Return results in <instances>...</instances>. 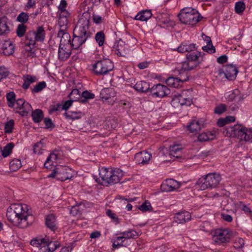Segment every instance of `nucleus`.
Here are the masks:
<instances>
[{"instance_id": "1", "label": "nucleus", "mask_w": 252, "mask_h": 252, "mask_svg": "<svg viewBox=\"0 0 252 252\" xmlns=\"http://www.w3.org/2000/svg\"><path fill=\"white\" fill-rule=\"evenodd\" d=\"M6 217L14 225L24 228L31 225L34 217L29 214L25 204H14L7 208Z\"/></svg>"}, {"instance_id": "2", "label": "nucleus", "mask_w": 252, "mask_h": 252, "mask_svg": "<svg viewBox=\"0 0 252 252\" xmlns=\"http://www.w3.org/2000/svg\"><path fill=\"white\" fill-rule=\"evenodd\" d=\"M90 16L84 13L78 20L73 32L72 41L70 42L72 49H78L90 37L91 33L88 31L90 26Z\"/></svg>"}, {"instance_id": "3", "label": "nucleus", "mask_w": 252, "mask_h": 252, "mask_svg": "<svg viewBox=\"0 0 252 252\" xmlns=\"http://www.w3.org/2000/svg\"><path fill=\"white\" fill-rule=\"evenodd\" d=\"M99 175V178H97L96 182L103 186H108L120 182L124 176V172L118 168L113 170L102 167Z\"/></svg>"}, {"instance_id": "4", "label": "nucleus", "mask_w": 252, "mask_h": 252, "mask_svg": "<svg viewBox=\"0 0 252 252\" xmlns=\"http://www.w3.org/2000/svg\"><path fill=\"white\" fill-rule=\"evenodd\" d=\"M31 245L33 247L39 248L38 252H54L60 247V243L57 241H53L46 236L43 238L36 237L31 241Z\"/></svg>"}, {"instance_id": "5", "label": "nucleus", "mask_w": 252, "mask_h": 252, "mask_svg": "<svg viewBox=\"0 0 252 252\" xmlns=\"http://www.w3.org/2000/svg\"><path fill=\"white\" fill-rule=\"evenodd\" d=\"M178 16L182 23L190 25H195L202 18L197 10L191 7L182 9Z\"/></svg>"}, {"instance_id": "6", "label": "nucleus", "mask_w": 252, "mask_h": 252, "mask_svg": "<svg viewBox=\"0 0 252 252\" xmlns=\"http://www.w3.org/2000/svg\"><path fill=\"white\" fill-rule=\"evenodd\" d=\"M221 178L220 174L216 173H209L204 177L200 178L196 183L195 186L200 190L214 188L219 184Z\"/></svg>"}, {"instance_id": "7", "label": "nucleus", "mask_w": 252, "mask_h": 252, "mask_svg": "<svg viewBox=\"0 0 252 252\" xmlns=\"http://www.w3.org/2000/svg\"><path fill=\"white\" fill-rule=\"evenodd\" d=\"M114 68L113 63L108 59L98 60L93 65L92 70L97 76H103Z\"/></svg>"}, {"instance_id": "8", "label": "nucleus", "mask_w": 252, "mask_h": 252, "mask_svg": "<svg viewBox=\"0 0 252 252\" xmlns=\"http://www.w3.org/2000/svg\"><path fill=\"white\" fill-rule=\"evenodd\" d=\"M150 93L153 97L162 98L169 94L170 90L166 86L158 84L150 88Z\"/></svg>"}, {"instance_id": "9", "label": "nucleus", "mask_w": 252, "mask_h": 252, "mask_svg": "<svg viewBox=\"0 0 252 252\" xmlns=\"http://www.w3.org/2000/svg\"><path fill=\"white\" fill-rule=\"evenodd\" d=\"M231 234L228 232V230H218L215 232L213 236V240L219 245H223L224 243H228L230 240Z\"/></svg>"}, {"instance_id": "10", "label": "nucleus", "mask_w": 252, "mask_h": 252, "mask_svg": "<svg viewBox=\"0 0 252 252\" xmlns=\"http://www.w3.org/2000/svg\"><path fill=\"white\" fill-rule=\"evenodd\" d=\"M74 176V171L70 168L61 166L57 168V180L62 182L71 179Z\"/></svg>"}, {"instance_id": "11", "label": "nucleus", "mask_w": 252, "mask_h": 252, "mask_svg": "<svg viewBox=\"0 0 252 252\" xmlns=\"http://www.w3.org/2000/svg\"><path fill=\"white\" fill-rule=\"evenodd\" d=\"M238 72L237 68L232 64H227L224 66V70L220 69L219 74H224L225 77L229 81H233L236 79Z\"/></svg>"}, {"instance_id": "12", "label": "nucleus", "mask_w": 252, "mask_h": 252, "mask_svg": "<svg viewBox=\"0 0 252 252\" xmlns=\"http://www.w3.org/2000/svg\"><path fill=\"white\" fill-rule=\"evenodd\" d=\"M12 108L16 110H21V111L19 112V113L22 116H27L29 112L32 109L31 105L22 98L16 100L14 103V106Z\"/></svg>"}, {"instance_id": "13", "label": "nucleus", "mask_w": 252, "mask_h": 252, "mask_svg": "<svg viewBox=\"0 0 252 252\" xmlns=\"http://www.w3.org/2000/svg\"><path fill=\"white\" fill-rule=\"evenodd\" d=\"M116 92L113 88H107L103 89L100 93V97L102 101H107L111 105L115 102Z\"/></svg>"}, {"instance_id": "14", "label": "nucleus", "mask_w": 252, "mask_h": 252, "mask_svg": "<svg viewBox=\"0 0 252 252\" xmlns=\"http://www.w3.org/2000/svg\"><path fill=\"white\" fill-rule=\"evenodd\" d=\"M72 46L70 44L60 43L58 49V59L61 61H65L71 54Z\"/></svg>"}, {"instance_id": "15", "label": "nucleus", "mask_w": 252, "mask_h": 252, "mask_svg": "<svg viewBox=\"0 0 252 252\" xmlns=\"http://www.w3.org/2000/svg\"><path fill=\"white\" fill-rule=\"evenodd\" d=\"M152 155L145 151L136 153L134 156L135 162L138 164L145 165L149 163Z\"/></svg>"}, {"instance_id": "16", "label": "nucleus", "mask_w": 252, "mask_h": 252, "mask_svg": "<svg viewBox=\"0 0 252 252\" xmlns=\"http://www.w3.org/2000/svg\"><path fill=\"white\" fill-rule=\"evenodd\" d=\"M181 186V183L174 179H168L161 185L162 191H171L178 189Z\"/></svg>"}, {"instance_id": "17", "label": "nucleus", "mask_w": 252, "mask_h": 252, "mask_svg": "<svg viewBox=\"0 0 252 252\" xmlns=\"http://www.w3.org/2000/svg\"><path fill=\"white\" fill-rule=\"evenodd\" d=\"M246 127H241L239 125H235L228 129L227 132L230 133V136L233 137H237L243 140L244 138V134Z\"/></svg>"}, {"instance_id": "18", "label": "nucleus", "mask_w": 252, "mask_h": 252, "mask_svg": "<svg viewBox=\"0 0 252 252\" xmlns=\"http://www.w3.org/2000/svg\"><path fill=\"white\" fill-rule=\"evenodd\" d=\"M225 98L229 101H237L242 102L244 99V94H241L238 89H235L225 93Z\"/></svg>"}, {"instance_id": "19", "label": "nucleus", "mask_w": 252, "mask_h": 252, "mask_svg": "<svg viewBox=\"0 0 252 252\" xmlns=\"http://www.w3.org/2000/svg\"><path fill=\"white\" fill-rule=\"evenodd\" d=\"M191 216L189 212L186 211L177 213L174 217V220L178 223H183L191 220Z\"/></svg>"}, {"instance_id": "20", "label": "nucleus", "mask_w": 252, "mask_h": 252, "mask_svg": "<svg viewBox=\"0 0 252 252\" xmlns=\"http://www.w3.org/2000/svg\"><path fill=\"white\" fill-rule=\"evenodd\" d=\"M189 77L187 76L185 78H178L173 77H170L166 79L165 82L166 84L173 88H178L182 87V84L184 82L188 81Z\"/></svg>"}, {"instance_id": "21", "label": "nucleus", "mask_w": 252, "mask_h": 252, "mask_svg": "<svg viewBox=\"0 0 252 252\" xmlns=\"http://www.w3.org/2000/svg\"><path fill=\"white\" fill-rule=\"evenodd\" d=\"M197 48V47L195 44H188L187 42H182L177 48V51L180 53L188 52V53H189Z\"/></svg>"}, {"instance_id": "22", "label": "nucleus", "mask_w": 252, "mask_h": 252, "mask_svg": "<svg viewBox=\"0 0 252 252\" xmlns=\"http://www.w3.org/2000/svg\"><path fill=\"white\" fill-rule=\"evenodd\" d=\"M133 88L138 92L145 93L150 92V85L148 83L140 81L137 82L133 86Z\"/></svg>"}, {"instance_id": "23", "label": "nucleus", "mask_w": 252, "mask_h": 252, "mask_svg": "<svg viewBox=\"0 0 252 252\" xmlns=\"http://www.w3.org/2000/svg\"><path fill=\"white\" fill-rule=\"evenodd\" d=\"M199 65V64L198 63H193V62L188 61L187 62H183L179 71L180 77H182V74L183 73L184 71L193 70Z\"/></svg>"}, {"instance_id": "24", "label": "nucleus", "mask_w": 252, "mask_h": 252, "mask_svg": "<svg viewBox=\"0 0 252 252\" xmlns=\"http://www.w3.org/2000/svg\"><path fill=\"white\" fill-rule=\"evenodd\" d=\"M10 32L8 25V19L6 17H0V35L6 34Z\"/></svg>"}, {"instance_id": "25", "label": "nucleus", "mask_w": 252, "mask_h": 252, "mask_svg": "<svg viewBox=\"0 0 252 252\" xmlns=\"http://www.w3.org/2000/svg\"><path fill=\"white\" fill-rule=\"evenodd\" d=\"M1 49L3 54L9 56L14 52V46L10 41H5L2 45Z\"/></svg>"}, {"instance_id": "26", "label": "nucleus", "mask_w": 252, "mask_h": 252, "mask_svg": "<svg viewBox=\"0 0 252 252\" xmlns=\"http://www.w3.org/2000/svg\"><path fill=\"white\" fill-rule=\"evenodd\" d=\"M215 132L208 131L199 134L197 137L198 141L203 142L209 140H213L216 137Z\"/></svg>"}, {"instance_id": "27", "label": "nucleus", "mask_w": 252, "mask_h": 252, "mask_svg": "<svg viewBox=\"0 0 252 252\" xmlns=\"http://www.w3.org/2000/svg\"><path fill=\"white\" fill-rule=\"evenodd\" d=\"M67 30H60L58 37H61L60 43L64 44H70V36L66 31Z\"/></svg>"}, {"instance_id": "28", "label": "nucleus", "mask_w": 252, "mask_h": 252, "mask_svg": "<svg viewBox=\"0 0 252 252\" xmlns=\"http://www.w3.org/2000/svg\"><path fill=\"white\" fill-rule=\"evenodd\" d=\"M127 240L126 239L125 236L120 235L112 240L113 247L118 249L121 247H126L127 244Z\"/></svg>"}, {"instance_id": "29", "label": "nucleus", "mask_w": 252, "mask_h": 252, "mask_svg": "<svg viewBox=\"0 0 252 252\" xmlns=\"http://www.w3.org/2000/svg\"><path fill=\"white\" fill-rule=\"evenodd\" d=\"M152 16L151 11L150 10H142L135 16L134 19L141 21H147Z\"/></svg>"}, {"instance_id": "30", "label": "nucleus", "mask_w": 252, "mask_h": 252, "mask_svg": "<svg viewBox=\"0 0 252 252\" xmlns=\"http://www.w3.org/2000/svg\"><path fill=\"white\" fill-rule=\"evenodd\" d=\"M45 224L51 230L55 231L57 227L56 223V218L54 215L51 214L46 217Z\"/></svg>"}, {"instance_id": "31", "label": "nucleus", "mask_w": 252, "mask_h": 252, "mask_svg": "<svg viewBox=\"0 0 252 252\" xmlns=\"http://www.w3.org/2000/svg\"><path fill=\"white\" fill-rule=\"evenodd\" d=\"M182 148L179 145H172L169 147V154L171 156L179 158L182 156Z\"/></svg>"}, {"instance_id": "32", "label": "nucleus", "mask_w": 252, "mask_h": 252, "mask_svg": "<svg viewBox=\"0 0 252 252\" xmlns=\"http://www.w3.org/2000/svg\"><path fill=\"white\" fill-rule=\"evenodd\" d=\"M35 38L37 42H42L45 37V31L43 26H40L37 28L36 31H34Z\"/></svg>"}, {"instance_id": "33", "label": "nucleus", "mask_w": 252, "mask_h": 252, "mask_svg": "<svg viewBox=\"0 0 252 252\" xmlns=\"http://www.w3.org/2000/svg\"><path fill=\"white\" fill-rule=\"evenodd\" d=\"M117 235H122L125 236L126 240L128 239H136L138 237L137 232L132 229H129L127 231L120 232L117 233Z\"/></svg>"}, {"instance_id": "34", "label": "nucleus", "mask_w": 252, "mask_h": 252, "mask_svg": "<svg viewBox=\"0 0 252 252\" xmlns=\"http://www.w3.org/2000/svg\"><path fill=\"white\" fill-rule=\"evenodd\" d=\"M202 125L198 121L194 120L187 126V128L190 132H194L200 130L201 129Z\"/></svg>"}, {"instance_id": "35", "label": "nucleus", "mask_w": 252, "mask_h": 252, "mask_svg": "<svg viewBox=\"0 0 252 252\" xmlns=\"http://www.w3.org/2000/svg\"><path fill=\"white\" fill-rule=\"evenodd\" d=\"M44 117L43 111L39 109H35L32 113V117L33 121L35 123L40 122Z\"/></svg>"}, {"instance_id": "36", "label": "nucleus", "mask_w": 252, "mask_h": 252, "mask_svg": "<svg viewBox=\"0 0 252 252\" xmlns=\"http://www.w3.org/2000/svg\"><path fill=\"white\" fill-rule=\"evenodd\" d=\"M64 115L67 119L75 120L80 119L83 114L80 111H70L64 113Z\"/></svg>"}, {"instance_id": "37", "label": "nucleus", "mask_w": 252, "mask_h": 252, "mask_svg": "<svg viewBox=\"0 0 252 252\" xmlns=\"http://www.w3.org/2000/svg\"><path fill=\"white\" fill-rule=\"evenodd\" d=\"M94 96L95 95L93 93H92L88 91H85L83 92L81 94L80 102L85 104L88 102L89 99H94Z\"/></svg>"}, {"instance_id": "38", "label": "nucleus", "mask_w": 252, "mask_h": 252, "mask_svg": "<svg viewBox=\"0 0 252 252\" xmlns=\"http://www.w3.org/2000/svg\"><path fill=\"white\" fill-rule=\"evenodd\" d=\"M26 40L29 41L27 43V45L30 46L31 45L34 46L35 44L36 41L34 31H29L26 33Z\"/></svg>"}, {"instance_id": "39", "label": "nucleus", "mask_w": 252, "mask_h": 252, "mask_svg": "<svg viewBox=\"0 0 252 252\" xmlns=\"http://www.w3.org/2000/svg\"><path fill=\"white\" fill-rule=\"evenodd\" d=\"M200 56V52L195 51L186 54V58L188 61L198 63V56Z\"/></svg>"}, {"instance_id": "40", "label": "nucleus", "mask_w": 252, "mask_h": 252, "mask_svg": "<svg viewBox=\"0 0 252 252\" xmlns=\"http://www.w3.org/2000/svg\"><path fill=\"white\" fill-rule=\"evenodd\" d=\"M58 158L57 154L53 152L50 154L47 158L45 163L44 166L46 168H48L49 166L53 164L54 162H55Z\"/></svg>"}, {"instance_id": "41", "label": "nucleus", "mask_w": 252, "mask_h": 252, "mask_svg": "<svg viewBox=\"0 0 252 252\" xmlns=\"http://www.w3.org/2000/svg\"><path fill=\"white\" fill-rule=\"evenodd\" d=\"M14 146V144L12 142L8 143L4 147L3 149H1L0 153L2 156L5 158L8 156L12 152V150Z\"/></svg>"}, {"instance_id": "42", "label": "nucleus", "mask_w": 252, "mask_h": 252, "mask_svg": "<svg viewBox=\"0 0 252 252\" xmlns=\"http://www.w3.org/2000/svg\"><path fill=\"white\" fill-rule=\"evenodd\" d=\"M67 97L71 98L74 101H79L80 102L81 94H80V92L79 90L75 89L68 94Z\"/></svg>"}, {"instance_id": "43", "label": "nucleus", "mask_w": 252, "mask_h": 252, "mask_svg": "<svg viewBox=\"0 0 252 252\" xmlns=\"http://www.w3.org/2000/svg\"><path fill=\"white\" fill-rule=\"evenodd\" d=\"M22 166L21 160L19 159H13L9 163L11 171L14 172L18 170Z\"/></svg>"}, {"instance_id": "44", "label": "nucleus", "mask_w": 252, "mask_h": 252, "mask_svg": "<svg viewBox=\"0 0 252 252\" xmlns=\"http://www.w3.org/2000/svg\"><path fill=\"white\" fill-rule=\"evenodd\" d=\"M7 104L8 107H12L14 106V103L16 100V95L13 92H10L6 94Z\"/></svg>"}, {"instance_id": "45", "label": "nucleus", "mask_w": 252, "mask_h": 252, "mask_svg": "<svg viewBox=\"0 0 252 252\" xmlns=\"http://www.w3.org/2000/svg\"><path fill=\"white\" fill-rule=\"evenodd\" d=\"M239 208L243 211L247 215L252 216V206L246 205L243 202H240Z\"/></svg>"}, {"instance_id": "46", "label": "nucleus", "mask_w": 252, "mask_h": 252, "mask_svg": "<svg viewBox=\"0 0 252 252\" xmlns=\"http://www.w3.org/2000/svg\"><path fill=\"white\" fill-rule=\"evenodd\" d=\"M46 87V83L45 81H42L38 83L32 89V93H38L41 92Z\"/></svg>"}, {"instance_id": "47", "label": "nucleus", "mask_w": 252, "mask_h": 252, "mask_svg": "<svg viewBox=\"0 0 252 252\" xmlns=\"http://www.w3.org/2000/svg\"><path fill=\"white\" fill-rule=\"evenodd\" d=\"M68 23V18L59 16L58 24L60 27V30H67Z\"/></svg>"}, {"instance_id": "48", "label": "nucleus", "mask_w": 252, "mask_h": 252, "mask_svg": "<svg viewBox=\"0 0 252 252\" xmlns=\"http://www.w3.org/2000/svg\"><path fill=\"white\" fill-rule=\"evenodd\" d=\"M27 26L24 24H21L18 26L16 29V33L18 37H23L26 33Z\"/></svg>"}, {"instance_id": "49", "label": "nucleus", "mask_w": 252, "mask_h": 252, "mask_svg": "<svg viewBox=\"0 0 252 252\" xmlns=\"http://www.w3.org/2000/svg\"><path fill=\"white\" fill-rule=\"evenodd\" d=\"M95 39L99 46H102L105 40V35L103 32L100 31L97 32L95 34Z\"/></svg>"}, {"instance_id": "50", "label": "nucleus", "mask_w": 252, "mask_h": 252, "mask_svg": "<svg viewBox=\"0 0 252 252\" xmlns=\"http://www.w3.org/2000/svg\"><path fill=\"white\" fill-rule=\"evenodd\" d=\"M14 121L13 120H10L4 125V132L6 133H10L12 132L14 127Z\"/></svg>"}, {"instance_id": "51", "label": "nucleus", "mask_w": 252, "mask_h": 252, "mask_svg": "<svg viewBox=\"0 0 252 252\" xmlns=\"http://www.w3.org/2000/svg\"><path fill=\"white\" fill-rule=\"evenodd\" d=\"M29 16L28 13L22 12L17 17V21L24 24L29 20Z\"/></svg>"}, {"instance_id": "52", "label": "nucleus", "mask_w": 252, "mask_h": 252, "mask_svg": "<svg viewBox=\"0 0 252 252\" xmlns=\"http://www.w3.org/2000/svg\"><path fill=\"white\" fill-rule=\"evenodd\" d=\"M44 145L42 143V141H40L37 142L33 146V152L35 154H41L42 151L43 150Z\"/></svg>"}, {"instance_id": "53", "label": "nucleus", "mask_w": 252, "mask_h": 252, "mask_svg": "<svg viewBox=\"0 0 252 252\" xmlns=\"http://www.w3.org/2000/svg\"><path fill=\"white\" fill-rule=\"evenodd\" d=\"M245 9V4L243 1H238L235 3V10L238 14H240L243 12Z\"/></svg>"}, {"instance_id": "54", "label": "nucleus", "mask_w": 252, "mask_h": 252, "mask_svg": "<svg viewBox=\"0 0 252 252\" xmlns=\"http://www.w3.org/2000/svg\"><path fill=\"white\" fill-rule=\"evenodd\" d=\"M226 105L223 103H220L214 109V112L217 114H221L226 110Z\"/></svg>"}, {"instance_id": "55", "label": "nucleus", "mask_w": 252, "mask_h": 252, "mask_svg": "<svg viewBox=\"0 0 252 252\" xmlns=\"http://www.w3.org/2000/svg\"><path fill=\"white\" fill-rule=\"evenodd\" d=\"M152 208L150 203L146 200L141 205L138 207V209L143 212H146L150 210V208Z\"/></svg>"}, {"instance_id": "56", "label": "nucleus", "mask_w": 252, "mask_h": 252, "mask_svg": "<svg viewBox=\"0 0 252 252\" xmlns=\"http://www.w3.org/2000/svg\"><path fill=\"white\" fill-rule=\"evenodd\" d=\"M106 215L109 217L112 220L116 223L118 224L120 222V219L116 217V214L112 210L108 209L106 211Z\"/></svg>"}, {"instance_id": "57", "label": "nucleus", "mask_w": 252, "mask_h": 252, "mask_svg": "<svg viewBox=\"0 0 252 252\" xmlns=\"http://www.w3.org/2000/svg\"><path fill=\"white\" fill-rule=\"evenodd\" d=\"M244 245V240L241 238H237L235 239L233 247L237 249L242 248Z\"/></svg>"}, {"instance_id": "58", "label": "nucleus", "mask_w": 252, "mask_h": 252, "mask_svg": "<svg viewBox=\"0 0 252 252\" xmlns=\"http://www.w3.org/2000/svg\"><path fill=\"white\" fill-rule=\"evenodd\" d=\"M44 123L45 125V128L53 129L55 127L54 124L52 122L51 119L49 118H46L44 119Z\"/></svg>"}, {"instance_id": "59", "label": "nucleus", "mask_w": 252, "mask_h": 252, "mask_svg": "<svg viewBox=\"0 0 252 252\" xmlns=\"http://www.w3.org/2000/svg\"><path fill=\"white\" fill-rule=\"evenodd\" d=\"M202 49L209 54L214 53L216 52V49L213 45L204 46L202 47Z\"/></svg>"}, {"instance_id": "60", "label": "nucleus", "mask_w": 252, "mask_h": 252, "mask_svg": "<svg viewBox=\"0 0 252 252\" xmlns=\"http://www.w3.org/2000/svg\"><path fill=\"white\" fill-rule=\"evenodd\" d=\"M245 132L244 134V138L245 141H251L252 140V128L247 129L246 128Z\"/></svg>"}, {"instance_id": "61", "label": "nucleus", "mask_w": 252, "mask_h": 252, "mask_svg": "<svg viewBox=\"0 0 252 252\" xmlns=\"http://www.w3.org/2000/svg\"><path fill=\"white\" fill-rule=\"evenodd\" d=\"M241 102L237 101L236 103H232L229 106V109L233 112L237 111L241 107Z\"/></svg>"}, {"instance_id": "62", "label": "nucleus", "mask_w": 252, "mask_h": 252, "mask_svg": "<svg viewBox=\"0 0 252 252\" xmlns=\"http://www.w3.org/2000/svg\"><path fill=\"white\" fill-rule=\"evenodd\" d=\"M74 101L71 98H69V100L65 101L63 105H62V110H67Z\"/></svg>"}, {"instance_id": "63", "label": "nucleus", "mask_w": 252, "mask_h": 252, "mask_svg": "<svg viewBox=\"0 0 252 252\" xmlns=\"http://www.w3.org/2000/svg\"><path fill=\"white\" fill-rule=\"evenodd\" d=\"M62 104H57L56 105H52L49 110V113L52 114L54 112L59 111L62 109Z\"/></svg>"}, {"instance_id": "64", "label": "nucleus", "mask_w": 252, "mask_h": 252, "mask_svg": "<svg viewBox=\"0 0 252 252\" xmlns=\"http://www.w3.org/2000/svg\"><path fill=\"white\" fill-rule=\"evenodd\" d=\"M70 213L71 214H72L73 216H76L78 214H80V211L79 209V207L76 206H72L70 210Z\"/></svg>"}]
</instances>
